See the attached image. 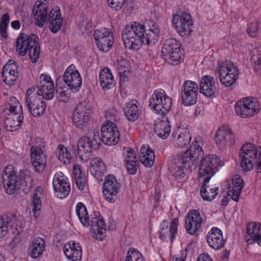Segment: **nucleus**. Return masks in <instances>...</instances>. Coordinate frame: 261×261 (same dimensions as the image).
<instances>
[{"label":"nucleus","mask_w":261,"mask_h":261,"mask_svg":"<svg viewBox=\"0 0 261 261\" xmlns=\"http://www.w3.org/2000/svg\"><path fill=\"white\" fill-rule=\"evenodd\" d=\"M76 213L84 226H91L95 239L102 241L106 237V225L103 219L100 217L99 213L94 211L90 219L85 206L82 202H79L76 206Z\"/></svg>","instance_id":"obj_1"},{"label":"nucleus","mask_w":261,"mask_h":261,"mask_svg":"<svg viewBox=\"0 0 261 261\" xmlns=\"http://www.w3.org/2000/svg\"><path fill=\"white\" fill-rule=\"evenodd\" d=\"M240 159L243 171H250L256 165L257 172L261 173V146L256 147L250 143L244 144L240 152Z\"/></svg>","instance_id":"obj_2"},{"label":"nucleus","mask_w":261,"mask_h":261,"mask_svg":"<svg viewBox=\"0 0 261 261\" xmlns=\"http://www.w3.org/2000/svg\"><path fill=\"white\" fill-rule=\"evenodd\" d=\"M38 41V37L35 34L28 35L21 34L16 42L17 52L21 56H23L29 53L31 61L33 63H36L40 53Z\"/></svg>","instance_id":"obj_3"},{"label":"nucleus","mask_w":261,"mask_h":261,"mask_svg":"<svg viewBox=\"0 0 261 261\" xmlns=\"http://www.w3.org/2000/svg\"><path fill=\"white\" fill-rule=\"evenodd\" d=\"M145 25L134 22L126 25L123 30L122 39L125 47L129 49L137 50L143 43Z\"/></svg>","instance_id":"obj_4"},{"label":"nucleus","mask_w":261,"mask_h":261,"mask_svg":"<svg viewBox=\"0 0 261 261\" xmlns=\"http://www.w3.org/2000/svg\"><path fill=\"white\" fill-rule=\"evenodd\" d=\"M101 145L99 133L92 130L86 136L81 137L77 142V154L80 160L86 162L90 160L93 150L99 148Z\"/></svg>","instance_id":"obj_5"},{"label":"nucleus","mask_w":261,"mask_h":261,"mask_svg":"<svg viewBox=\"0 0 261 261\" xmlns=\"http://www.w3.org/2000/svg\"><path fill=\"white\" fill-rule=\"evenodd\" d=\"M3 182L7 194H13L19 185L27 186V183L31 180V177L26 175L24 171H20L17 176L12 166H8L3 173Z\"/></svg>","instance_id":"obj_6"},{"label":"nucleus","mask_w":261,"mask_h":261,"mask_svg":"<svg viewBox=\"0 0 261 261\" xmlns=\"http://www.w3.org/2000/svg\"><path fill=\"white\" fill-rule=\"evenodd\" d=\"M189 154L179 153L172 159L169 166V170L172 175L176 178H180L185 176V170L195 169L197 164L194 159L192 160Z\"/></svg>","instance_id":"obj_7"},{"label":"nucleus","mask_w":261,"mask_h":261,"mask_svg":"<svg viewBox=\"0 0 261 261\" xmlns=\"http://www.w3.org/2000/svg\"><path fill=\"white\" fill-rule=\"evenodd\" d=\"M171 105V98L162 89L155 90L149 100L150 109L162 116H165L169 113Z\"/></svg>","instance_id":"obj_8"},{"label":"nucleus","mask_w":261,"mask_h":261,"mask_svg":"<svg viewBox=\"0 0 261 261\" xmlns=\"http://www.w3.org/2000/svg\"><path fill=\"white\" fill-rule=\"evenodd\" d=\"M260 109L258 101L253 97H246L236 103L235 112L237 115L243 118L253 116Z\"/></svg>","instance_id":"obj_9"},{"label":"nucleus","mask_w":261,"mask_h":261,"mask_svg":"<svg viewBox=\"0 0 261 261\" xmlns=\"http://www.w3.org/2000/svg\"><path fill=\"white\" fill-rule=\"evenodd\" d=\"M198 86L196 83L186 81L184 83L180 92V101L185 106H191L197 101Z\"/></svg>","instance_id":"obj_10"},{"label":"nucleus","mask_w":261,"mask_h":261,"mask_svg":"<svg viewBox=\"0 0 261 261\" xmlns=\"http://www.w3.org/2000/svg\"><path fill=\"white\" fill-rule=\"evenodd\" d=\"M220 159L215 154H208L200 162L199 174L201 177L206 176L210 179L218 171L220 166Z\"/></svg>","instance_id":"obj_11"},{"label":"nucleus","mask_w":261,"mask_h":261,"mask_svg":"<svg viewBox=\"0 0 261 261\" xmlns=\"http://www.w3.org/2000/svg\"><path fill=\"white\" fill-rule=\"evenodd\" d=\"M172 22L177 32L181 36H189L193 31V23L190 14L181 13L174 15Z\"/></svg>","instance_id":"obj_12"},{"label":"nucleus","mask_w":261,"mask_h":261,"mask_svg":"<svg viewBox=\"0 0 261 261\" xmlns=\"http://www.w3.org/2000/svg\"><path fill=\"white\" fill-rule=\"evenodd\" d=\"M69 89L73 93L78 92L82 86V80L79 72L73 65L66 69L62 79Z\"/></svg>","instance_id":"obj_13"},{"label":"nucleus","mask_w":261,"mask_h":261,"mask_svg":"<svg viewBox=\"0 0 261 261\" xmlns=\"http://www.w3.org/2000/svg\"><path fill=\"white\" fill-rule=\"evenodd\" d=\"M95 42L98 48L103 52H107L112 48L114 38L112 32L107 28L96 30L94 34Z\"/></svg>","instance_id":"obj_14"},{"label":"nucleus","mask_w":261,"mask_h":261,"mask_svg":"<svg viewBox=\"0 0 261 261\" xmlns=\"http://www.w3.org/2000/svg\"><path fill=\"white\" fill-rule=\"evenodd\" d=\"M120 187V184L114 176H107L103 185L102 192L105 199L109 202L114 203L118 198Z\"/></svg>","instance_id":"obj_15"},{"label":"nucleus","mask_w":261,"mask_h":261,"mask_svg":"<svg viewBox=\"0 0 261 261\" xmlns=\"http://www.w3.org/2000/svg\"><path fill=\"white\" fill-rule=\"evenodd\" d=\"M53 185L57 196L60 199L66 198L70 192L68 179L62 172H57L54 175Z\"/></svg>","instance_id":"obj_16"},{"label":"nucleus","mask_w":261,"mask_h":261,"mask_svg":"<svg viewBox=\"0 0 261 261\" xmlns=\"http://www.w3.org/2000/svg\"><path fill=\"white\" fill-rule=\"evenodd\" d=\"M101 139L104 144L108 145H114L119 140L120 133L115 123L103 124L101 127Z\"/></svg>","instance_id":"obj_17"},{"label":"nucleus","mask_w":261,"mask_h":261,"mask_svg":"<svg viewBox=\"0 0 261 261\" xmlns=\"http://www.w3.org/2000/svg\"><path fill=\"white\" fill-rule=\"evenodd\" d=\"M90 114L86 107L83 103H79L73 113L72 122L79 129H83L89 125Z\"/></svg>","instance_id":"obj_18"},{"label":"nucleus","mask_w":261,"mask_h":261,"mask_svg":"<svg viewBox=\"0 0 261 261\" xmlns=\"http://www.w3.org/2000/svg\"><path fill=\"white\" fill-rule=\"evenodd\" d=\"M40 96L46 100L51 99L55 94V87L51 78L45 74L40 76V83L36 88Z\"/></svg>","instance_id":"obj_19"},{"label":"nucleus","mask_w":261,"mask_h":261,"mask_svg":"<svg viewBox=\"0 0 261 261\" xmlns=\"http://www.w3.org/2000/svg\"><path fill=\"white\" fill-rule=\"evenodd\" d=\"M215 140L220 148L231 145L234 142L233 133L227 126L219 127L216 133Z\"/></svg>","instance_id":"obj_20"},{"label":"nucleus","mask_w":261,"mask_h":261,"mask_svg":"<svg viewBox=\"0 0 261 261\" xmlns=\"http://www.w3.org/2000/svg\"><path fill=\"white\" fill-rule=\"evenodd\" d=\"M31 160L35 171L42 173L46 166V157L42 149L38 147L33 146L31 148Z\"/></svg>","instance_id":"obj_21"},{"label":"nucleus","mask_w":261,"mask_h":261,"mask_svg":"<svg viewBox=\"0 0 261 261\" xmlns=\"http://www.w3.org/2000/svg\"><path fill=\"white\" fill-rule=\"evenodd\" d=\"M201 226V218L196 210H191L185 218V228L187 233L195 234Z\"/></svg>","instance_id":"obj_22"},{"label":"nucleus","mask_w":261,"mask_h":261,"mask_svg":"<svg viewBox=\"0 0 261 261\" xmlns=\"http://www.w3.org/2000/svg\"><path fill=\"white\" fill-rule=\"evenodd\" d=\"M178 220L177 218H174L168 226V222L167 220H164L160 224L159 230L160 239L163 241L169 238L171 242L176 238L177 232Z\"/></svg>","instance_id":"obj_23"},{"label":"nucleus","mask_w":261,"mask_h":261,"mask_svg":"<svg viewBox=\"0 0 261 261\" xmlns=\"http://www.w3.org/2000/svg\"><path fill=\"white\" fill-rule=\"evenodd\" d=\"M48 3L46 0H38L35 4L33 12L35 19V23L42 27L47 19Z\"/></svg>","instance_id":"obj_24"},{"label":"nucleus","mask_w":261,"mask_h":261,"mask_svg":"<svg viewBox=\"0 0 261 261\" xmlns=\"http://www.w3.org/2000/svg\"><path fill=\"white\" fill-rule=\"evenodd\" d=\"M206 241L209 246L215 250L222 249L225 243L221 230L215 227L208 232Z\"/></svg>","instance_id":"obj_25"},{"label":"nucleus","mask_w":261,"mask_h":261,"mask_svg":"<svg viewBox=\"0 0 261 261\" xmlns=\"http://www.w3.org/2000/svg\"><path fill=\"white\" fill-rule=\"evenodd\" d=\"M247 234L245 239L249 244L256 243L261 245V224L259 223L251 222L247 224L246 231Z\"/></svg>","instance_id":"obj_26"},{"label":"nucleus","mask_w":261,"mask_h":261,"mask_svg":"<svg viewBox=\"0 0 261 261\" xmlns=\"http://www.w3.org/2000/svg\"><path fill=\"white\" fill-rule=\"evenodd\" d=\"M63 252L70 261H81L82 257V247L79 243L70 242L63 247Z\"/></svg>","instance_id":"obj_27"},{"label":"nucleus","mask_w":261,"mask_h":261,"mask_svg":"<svg viewBox=\"0 0 261 261\" xmlns=\"http://www.w3.org/2000/svg\"><path fill=\"white\" fill-rule=\"evenodd\" d=\"M200 93L207 97L214 96L217 87L215 79L208 75L202 77L200 84Z\"/></svg>","instance_id":"obj_28"},{"label":"nucleus","mask_w":261,"mask_h":261,"mask_svg":"<svg viewBox=\"0 0 261 261\" xmlns=\"http://www.w3.org/2000/svg\"><path fill=\"white\" fill-rule=\"evenodd\" d=\"M203 145V138L200 136H198L193 142V145L190 148L184 152L182 154H186L187 152L189 154L190 158L196 162L197 164L199 159L203 157L204 154L202 146Z\"/></svg>","instance_id":"obj_29"},{"label":"nucleus","mask_w":261,"mask_h":261,"mask_svg":"<svg viewBox=\"0 0 261 261\" xmlns=\"http://www.w3.org/2000/svg\"><path fill=\"white\" fill-rule=\"evenodd\" d=\"M232 187H230L227 192L228 196L237 202L239 200L240 196L244 186L243 178L239 175H236L232 179Z\"/></svg>","instance_id":"obj_30"},{"label":"nucleus","mask_w":261,"mask_h":261,"mask_svg":"<svg viewBox=\"0 0 261 261\" xmlns=\"http://www.w3.org/2000/svg\"><path fill=\"white\" fill-rule=\"evenodd\" d=\"M3 116L6 117L4 119L5 128L10 132L17 130L21 126L23 120V114H9Z\"/></svg>","instance_id":"obj_31"},{"label":"nucleus","mask_w":261,"mask_h":261,"mask_svg":"<svg viewBox=\"0 0 261 261\" xmlns=\"http://www.w3.org/2000/svg\"><path fill=\"white\" fill-rule=\"evenodd\" d=\"M9 114H23L22 106L15 97H10L5 102L3 115L6 116Z\"/></svg>","instance_id":"obj_32"},{"label":"nucleus","mask_w":261,"mask_h":261,"mask_svg":"<svg viewBox=\"0 0 261 261\" xmlns=\"http://www.w3.org/2000/svg\"><path fill=\"white\" fill-rule=\"evenodd\" d=\"M99 82L101 88L105 90L112 89L115 85L114 77L108 68L101 69L99 75Z\"/></svg>","instance_id":"obj_33"},{"label":"nucleus","mask_w":261,"mask_h":261,"mask_svg":"<svg viewBox=\"0 0 261 261\" xmlns=\"http://www.w3.org/2000/svg\"><path fill=\"white\" fill-rule=\"evenodd\" d=\"M140 161L146 167L150 168L154 164L155 155L153 150L148 146L143 145L140 149Z\"/></svg>","instance_id":"obj_34"},{"label":"nucleus","mask_w":261,"mask_h":261,"mask_svg":"<svg viewBox=\"0 0 261 261\" xmlns=\"http://www.w3.org/2000/svg\"><path fill=\"white\" fill-rule=\"evenodd\" d=\"M138 102L136 100H132L126 103L124 108V115L126 119L131 122L136 121L141 115V111L139 109Z\"/></svg>","instance_id":"obj_35"},{"label":"nucleus","mask_w":261,"mask_h":261,"mask_svg":"<svg viewBox=\"0 0 261 261\" xmlns=\"http://www.w3.org/2000/svg\"><path fill=\"white\" fill-rule=\"evenodd\" d=\"M48 20L50 30L54 33L58 32L62 25V18L60 10H52L49 13Z\"/></svg>","instance_id":"obj_36"},{"label":"nucleus","mask_w":261,"mask_h":261,"mask_svg":"<svg viewBox=\"0 0 261 261\" xmlns=\"http://www.w3.org/2000/svg\"><path fill=\"white\" fill-rule=\"evenodd\" d=\"M160 30L157 24H153L152 28L148 30H145V34L143 38V43L142 44L148 46L154 45L158 41L159 38Z\"/></svg>","instance_id":"obj_37"},{"label":"nucleus","mask_w":261,"mask_h":261,"mask_svg":"<svg viewBox=\"0 0 261 261\" xmlns=\"http://www.w3.org/2000/svg\"><path fill=\"white\" fill-rule=\"evenodd\" d=\"M210 177H205L201 188L200 193L204 200L211 201L213 200L217 195L218 187H211L207 184L210 181Z\"/></svg>","instance_id":"obj_38"},{"label":"nucleus","mask_w":261,"mask_h":261,"mask_svg":"<svg viewBox=\"0 0 261 261\" xmlns=\"http://www.w3.org/2000/svg\"><path fill=\"white\" fill-rule=\"evenodd\" d=\"M73 174L77 188L81 191L84 190L87 187V179L80 165H74Z\"/></svg>","instance_id":"obj_39"},{"label":"nucleus","mask_w":261,"mask_h":261,"mask_svg":"<svg viewBox=\"0 0 261 261\" xmlns=\"http://www.w3.org/2000/svg\"><path fill=\"white\" fill-rule=\"evenodd\" d=\"M31 256L33 258H37L41 256L45 249L44 240L40 237L34 238L31 246Z\"/></svg>","instance_id":"obj_40"},{"label":"nucleus","mask_w":261,"mask_h":261,"mask_svg":"<svg viewBox=\"0 0 261 261\" xmlns=\"http://www.w3.org/2000/svg\"><path fill=\"white\" fill-rule=\"evenodd\" d=\"M154 132L162 139H166L169 135L171 129L169 122L167 119L162 120L155 123Z\"/></svg>","instance_id":"obj_41"},{"label":"nucleus","mask_w":261,"mask_h":261,"mask_svg":"<svg viewBox=\"0 0 261 261\" xmlns=\"http://www.w3.org/2000/svg\"><path fill=\"white\" fill-rule=\"evenodd\" d=\"M40 93L36 90L35 87L29 89L25 94V102L28 108H31V106L36 103H40L43 100L42 97H40Z\"/></svg>","instance_id":"obj_42"},{"label":"nucleus","mask_w":261,"mask_h":261,"mask_svg":"<svg viewBox=\"0 0 261 261\" xmlns=\"http://www.w3.org/2000/svg\"><path fill=\"white\" fill-rule=\"evenodd\" d=\"M216 72L227 73L232 75H239V71L238 66L233 62L230 61L222 62L219 64Z\"/></svg>","instance_id":"obj_43"},{"label":"nucleus","mask_w":261,"mask_h":261,"mask_svg":"<svg viewBox=\"0 0 261 261\" xmlns=\"http://www.w3.org/2000/svg\"><path fill=\"white\" fill-rule=\"evenodd\" d=\"M15 222V218L13 216L6 217L5 218L0 216V238L6 236L9 228H12Z\"/></svg>","instance_id":"obj_44"},{"label":"nucleus","mask_w":261,"mask_h":261,"mask_svg":"<svg viewBox=\"0 0 261 261\" xmlns=\"http://www.w3.org/2000/svg\"><path fill=\"white\" fill-rule=\"evenodd\" d=\"M180 46L179 42L174 38H169L166 39L162 48V55L164 57L169 56V54L173 53L175 50L177 49Z\"/></svg>","instance_id":"obj_45"},{"label":"nucleus","mask_w":261,"mask_h":261,"mask_svg":"<svg viewBox=\"0 0 261 261\" xmlns=\"http://www.w3.org/2000/svg\"><path fill=\"white\" fill-rule=\"evenodd\" d=\"M42 192V189L40 187L36 188L33 197V210L34 217L37 218L40 214V211L42 207V202L41 200V195Z\"/></svg>","instance_id":"obj_46"},{"label":"nucleus","mask_w":261,"mask_h":261,"mask_svg":"<svg viewBox=\"0 0 261 261\" xmlns=\"http://www.w3.org/2000/svg\"><path fill=\"white\" fill-rule=\"evenodd\" d=\"M56 154L59 161L65 165L69 164L71 160V153L63 145H59L56 150Z\"/></svg>","instance_id":"obj_47"},{"label":"nucleus","mask_w":261,"mask_h":261,"mask_svg":"<svg viewBox=\"0 0 261 261\" xmlns=\"http://www.w3.org/2000/svg\"><path fill=\"white\" fill-rule=\"evenodd\" d=\"M90 169L92 174L94 172L97 175H100L106 171L104 163L101 159L98 158H94L91 160Z\"/></svg>","instance_id":"obj_48"},{"label":"nucleus","mask_w":261,"mask_h":261,"mask_svg":"<svg viewBox=\"0 0 261 261\" xmlns=\"http://www.w3.org/2000/svg\"><path fill=\"white\" fill-rule=\"evenodd\" d=\"M221 84L225 87H229L233 85L237 80L239 75H232L231 73H222L216 72Z\"/></svg>","instance_id":"obj_49"},{"label":"nucleus","mask_w":261,"mask_h":261,"mask_svg":"<svg viewBox=\"0 0 261 261\" xmlns=\"http://www.w3.org/2000/svg\"><path fill=\"white\" fill-rule=\"evenodd\" d=\"M169 55L164 57V59L171 65H177L184 60L182 51L180 47Z\"/></svg>","instance_id":"obj_50"},{"label":"nucleus","mask_w":261,"mask_h":261,"mask_svg":"<svg viewBox=\"0 0 261 261\" xmlns=\"http://www.w3.org/2000/svg\"><path fill=\"white\" fill-rule=\"evenodd\" d=\"M105 116L106 121L103 124H110V123H115L119 119V113L114 108L108 109L105 112Z\"/></svg>","instance_id":"obj_51"},{"label":"nucleus","mask_w":261,"mask_h":261,"mask_svg":"<svg viewBox=\"0 0 261 261\" xmlns=\"http://www.w3.org/2000/svg\"><path fill=\"white\" fill-rule=\"evenodd\" d=\"M191 140V136L188 131L181 132L175 140L178 147H183L189 144Z\"/></svg>","instance_id":"obj_52"},{"label":"nucleus","mask_w":261,"mask_h":261,"mask_svg":"<svg viewBox=\"0 0 261 261\" xmlns=\"http://www.w3.org/2000/svg\"><path fill=\"white\" fill-rule=\"evenodd\" d=\"M46 105L43 101L40 102V103H36V105L31 106V108H28L34 117H39L42 115L45 112Z\"/></svg>","instance_id":"obj_53"},{"label":"nucleus","mask_w":261,"mask_h":261,"mask_svg":"<svg viewBox=\"0 0 261 261\" xmlns=\"http://www.w3.org/2000/svg\"><path fill=\"white\" fill-rule=\"evenodd\" d=\"M10 17L8 13L3 14L1 17L0 21V32L1 36L7 38L8 35L7 32V29L9 22Z\"/></svg>","instance_id":"obj_54"},{"label":"nucleus","mask_w":261,"mask_h":261,"mask_svg":"<svg viewBox=\"0 0 261 261\" xmlns=\"http://www.w3.org/2000/svg\"><path fill=\"white\" fill-rule=\"evenodd\" d=\"M125 261H144V258L138 250L129 248L127 252Z\"/></svg>","instance_id":"obj_55"},{"label":"nucleus","mask_w":261,"mask_h":261,"mask_svg":"<svg viewBox=\"0 0 261 261\" xmlns=\"http://www.w3.org/2000/svg\"><path fill=\"white\" fill-rule=\"evenodd\" d=\"M18 75V73L17 71L7 70V72L5 73V76L3 77L4 78L3 81L9 86L14 85Z\"/></svg>","instance_id":"obj_56"},{"label":"nucleus","mask_w":261,"mask_h":261,"mask_svg":"<svg viewBox=\"0 0 261 261\" xmlns=\"http://www.w3.org/2000/svg\"><path fill=\"white\" fill-rule=\"evenodd\" d=\"M131 0H108L109 6L113 9L117 11L120 9L123 5L126 4Z\"/></svg>","instance_id":"obj_57"},{"label":"nucleus","mask_w":261,"mask_h":261,"mask_svg":"<svg viewBox=\"0 0 261 261\" xmlns=\"http://www.w3.org/2000/svg\"><path fill=\"white\" fill-rule=\"evenodd\" d=\"M258 30V22L254 21L249 23L247 28V33L251 37H255Z\"/></svg>","instance_id":"obj_58"},{"label":"nucleus","mask_w":261,"mask_h":261,"mask_svg":"<svg viewBox=\"0 0 261 261\" xmlns=\"http://www.w3.org/2000/svg\"><path fill=\"white\" fill-rule=\"evenodd\" d=\"M18 67L17 66L16 62L10 60L4 66L3 68L2 75L3 77L5 76V73L7 72V70H12V71L16 70L17 69Z\"/></svg>","instance_id":"obj_59"},{"label":"nucleus","mask_w":261,"mask_h":261,"mask_svg":"<svg viewBox=\"0 0 261 261\" xmlns=\"http://www.w3.org/2000/svg\"><path fill=\"white\" fill-rule=\"evenodd\" d=\"M139 162L138 161H134L132 163L125 164V167L128 173L129 174L134 175L136 173Z\"/></svg>","instance_id":"obj_60"},{"label":"nucleus","mask_w":261,"mask_h":261,"mask_svg":"<svg viewBox=\"0 0 261 261\" xmlns=\"http://www.w3.org/2000/svg\"><path fill=\"white\" fill-rule=\"evenodd\" d=\"M57 98L59 101H62L65 103L68 102L70 98V96L68 93L62 90L60 91H57Z\"/></svg>","instance_id":"obj_61"},{"label":"nucleus","mask_w":261,"mask_h":261,"mask_svg":"<svg viewBox=\"0 0 261 261\" xmlns=\"http://www.w3.org/2000/svg\"><path fill=\"white\" fill-rule=\"evenodd\" d=\"M92 25L90 21L86 20H83L80 29L83 33H88L91 31Z\"/></svg>","instance_id":"obj_62"},{"label":"nucleus","mask_w":261,"mask_h":261,"mask_svg":"<svg viewBox=\"0 0 261 261\" xmlns=\"http://www.w3.org/2000/svg\"><path fill=\"white\" fill-rule=\"evenodd\" d=\"M116 64L118 68L120 70V72H121L125 71L128 63L126 60L121 58L116 61Z\"/></svg>","instance_id":"obj_63"},{"label":"nucleus","mask_w":261,"mask_h":261,"mask_svg":"<svg viewBox=\"0 0 261 261\" xmlns=\"http://www.w3.org/2000/svg\"><path fill=\"white\" fill-rule=\"evenodd\" d=\"M252 59L254 60L253 67L254 70L256 71L261 70V54L256 56H254Z\"/></svg>","instance_id":"obj_64"}]
</instances>
